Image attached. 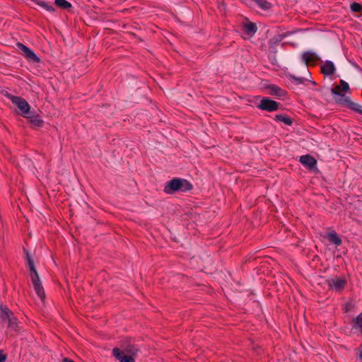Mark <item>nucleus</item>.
<instances>
[{"label":"nucleus","instance_id":"nucleus-1","mask_svg":"<svg viewBox=\"0 0 362 362\" xmlns=\"http://www.w3.org/2000/svg\"><path fill=\"white\" fill-rule=\"evenodd\" d=\"M139 351V348L134 341L128 338L122 341L120 349L115 347L112 349V354L119 362H135L134 358Z\"/></svg>","mask_w":362,"mask_h":362},{"label":"nucleus","instance_id":"nucleus-2","mask_svg":"<svg viewBox=\"0 0 362 362\" xmlns=\"http://www.w3.org/2000/svg\"><path fill=\"white\" fill-rule=\"evenodd\" d=\"M24 251L25 252L26 254V259L28 264L30 272L31 273V281L33 287L38 297L42 300H44V299L45 298V293L42 286V283L40 279L38 273L35 267L33 259L29 255V252L27 250L24 249Z\"/></svg>","mask_w":362,"mask_h":362},{"label":"nucleus","instance_id":"nucleus-3","mask_svg":"<svg viewBox=\"0 0 362 362\" xmlns=\"http://www.w3.org/2000/svg\"><path fill=\"white\" fill-rule=\"evenodd\" d=\"M192 187V185L185 179L173 178L166 183L164 192L166 194H172L178 191L183 192L190 191Z\"/></svg>","mask_w":362,"mask_h":362},{"label":"nucleus","instance_id":"nucleus-4","mask_svg":"<svg viewBox=\"0 0 362 362\" xmlns=\"http://www.w3.org/2000/svg\"><path fill=\"white\" fill-rule=\"evenodd\" d=\"M4 95L18 107L23 117H28L30 106L25 99L18 96L13 95L8 92H6Z\"/></svg>","mask_w":362,"mask_h":362},{"label":"nucleus","instance_id":"nucleus-5","mask_svg":"<svg viewBox=\"0 0 362 362\" xmlns=\"http://www.w3.org/2000/svg\"><path fill=\"white\" fill-rule=\"evenodd\" d=\"M16 47L19 53L30 64H36L40 62V58L30 48L25 45L17 42Z\"/></svg>","mask_w":362,"mask_h":362},{"label":"nucleus","instance_id":"nucleus-6","mask_svg":"<svg viewBox=\"0 0 362 362\" xmlns=\"http://www.w3.org/2000/svg\"><path fill=\"white\" fill-rule=\"evenodd\" d=\"M0 319L4 322H7L8 326L16 327L17 325V319L14 317L12 311L6 305H0Z\"/></svg>","mask_w":362,"mask_h":362},{"label":"nucleus","instance_id":"nucleus-7","mask_svg":"<svg viewBox=\"0 0 362 362\" xmlns=\"http://www.w3.org/2000/svg\"><path fill=\"white\" fill-rule=\"evenodd\" d=\"M342 92V88L341 86L337 85L334 88L331 89V93L337 96L335 98V100L338 104L347 106L352 107L355 105V103H352L348 97H346Z\"/></svg>","mask_w":362,"mask_h":362},{"label":"nucleus","instance_id":"nucleus-8","mask_svg":"<svg viewBox=\"0 0 362 362\" xmlns=\"http://www.w3.org/2000/svg\"><path fill=\"white\" fill-rule=\"evenodd\" d=\"M327 284L332 290L340 292L344 288L346 281L344 277H334L327 279Z\"/></svg>","mask_w":362,"mask_h":362},{"label":"nucleus","instance_id":"nucleus-9","mask_svg":"<svg viewBox=\"0 0 362 362\" xmlns=\"http://www.w3.org/2000/svg\"><path fill=\"white\" fill-rule=\"evenodd\" d=\"M302 59L306 66H313L317 65L320 60L318 56L313 52H305L302 54Z\"/></svg>","mask_w":362,"mask_h":362},{"label":"nucleus","instance_id":"nucleus-10","mask_svg":"<svg viewBox=\"0 0 362 362\" xmlns=\"http://www.w3.org/2000/svg\"><path fill=\"white\" fill-rule=\"evenodd\" d=\"M279 105V104L277 102L267 98H264L261 100L258 107L261 110L272 112L278 110Z\"/></svg>","mask_w":362,"mask_h":362},{"label":"nucleus","instance_id":"nucleus-11","mask_svg":"<svg viewBox=\"0 0 362 362\" xmlns=\"http://www.w3.org/2000/svg\"><path fill=\"white\" fill-rule=\"evenodd\" d=\"M300 162L308 169L312 170L313 168L316 166L317 160L308 154L301 156L300 157Z\"/></svg>","mask_w":362,"mask_h":362},{"label":"nucleus","instance_id":"nucleus-12","mask_svg":"<svg viewBox=\"0 0 362 362\" xmlns=\"http://www.w3.org/2000/svg\"><path fill=\"white\" fill-rule=\"evenodd\" d=\"M244 37L250 38L255 35L257 31L256 25L253 23L248 22L243 24Z\"/></svg>","mask_w":362,"mask_h":362},{"label":"nucleus","instance_id":"nucleus-13","mask_svg":"<svg viewBox=\"0 0 362 362\" xmlns=\"http://www.w3.org/2000/svg\"><path fill=\"white\" fill-rule=\"evenodd\" d=\"M267 88L269 90V93L271 95H276L279 98H283L286 94V92L284 89L274 84L269 85Z\"/></svg>","mask_w":362,"mask_h":362},{"label":"nucleus","instance_id":"nucleus-14","mask_svg":"<svg viewBox=\"0 0 362 362\" xmlns=\"http://www.w3.org/2000/svg\"><path fill=\"white\" fill-rule=\"evenodd\" d=\"M328 240L337 246L341 245L342 240L335 231L328 233L327 235Z\"/></svg>","mask_w":362,"mask_h":362},{"label":"nucleus","instance_id":"nucleus-15","mask_svg":"<svg viewBox=\"0 0 362 362\" xmlns=\"http://www.w3.org/2000/svg\"><path fill=\"white\" fill-rule=\"evenodd\" d=\"M310 75L311 74L310 73V71H308V69H307V71H306V74H305V76H296L294 75H292V74H289V77L293 80V81L296 83V84H300V83H303V82L305 81H307L309 80V78L310 77Z\"/></svg>","mask_w":362,"mask_h":362},{"label":"nucleus","instance_id":"nucleus-16","mask_svg":"<svg viewBox=\"0 0 362 362\" xmlns=\"http://www.w3.org/2000/svg\"><path fill=\"white\" fill-rule=\"evenodd\" d=\"M275 120L278 121V122H282L284 124L289 125V126L291 125L293 123L292 119L290 117H288L286 115H284V114L276 115Z\"/></svg>","mask_w":362,"mask_h":362},{"label":"nucleus","instance_id":"nucleus-17","mask_svg":"<svg viewBox=\"0 0 362 362\" xmlns=\"http://www.w3.org/2000/svg\"><path fill=\"white\" fill-rule=\"evenodd\" d=\"M30 119V123L36 127H40L43 125L44 122L43 120L38 115H34V116H29L28 117Z\"/></svg>","mask_w":362,"mask_h":362},{"label":"nucleus","instance_id":"nucleus-18","mask_svg":"<svg viewBox=\"0 0 362 362\" xmlns=\"http://www.w3.org/2000/svg\"><path fill=\"white\" fill-rule=\"evenodd\" d=\"M54 3L60 8L66 9L71 7V4L66 0H55Z\"/></svg>","mask_w":362,"mask_h":362},{"label":"nucleus","instance_id":"nucleus-19","mask_svg":"<svg viewBox=\"0 0 362 362\" xmlns=\"http://www.w3.org/2000/svg\"><path fill=\"white\" fill-rule=\"evenodd\" d=\"M256 4L262 9L268 10L271 7V4L265 0H256Z\"/></svg>","mask_w":362,"mask_h":362},{"label":"nucleus","instance_id":"nucleus-20","mask_svg":"<svg viewBox=\"0 0 362 362\" xmlns=\"http://www.w3.org/2000/svg\"><path fill=\"white\" fill-rule=\"evenodd\" d=\"M354 322L362 332V313L356 317Z\"/></svg>","mask_w":362,"mask_h":362},{"label":"nucleus","instance_id":"nucleus-21","mask_svg":"<svg viewBox=\"0 0 362 362\" xmlns=\"http://www.w3.org/2000/svg\"><path fill=\"white\" fill-rule=\"evenodd\" d=\"M351 9L352 11L359 12L361 10V6L358 3H353L351 5Z\"/></svg>","mask_w":362,"mask_h":362},{"label":"nucleus","instance_id":"nucleus-22","mask_svg":"<svg viewBox=\"0 0 362 362\" xmlns=\"http://www.w3.org/2000/svg\"><path fill=\"white\" fill-rule=\"evenodd\" d=\"M336 69H321V72L325 76H331L334 74Z\"/></svg>","mask_w":362,"mask_h":362},{"label":"nucleus","instance_id":"nucleus-23","mask_svg":"<svg viewBox=\"0 0 362 362\" xmlns=\"http://www.w3.org/2000/svg\"><path fill=\"white\" fill-rule=\"evenodd\" d=\"M342 88V90L346 92L349 90V84L344 80H340V85Z\"/></svg>","mask_w":362,"mask_h":362},{"label":"nucleus","instance_id":"nucleus-24","mask_svg":"<svg viewBox=\"0 0 362 362\" xmlns=\"http://www.w3.org/2000/svg\"><path fill=\"white\" fill-rule=\"evenodd\" d=\"M320 68L331 69V68H334V65L333 62H332L330 61H327L323 65L320 66Z\"/></svg>","mask_w":362,"mask_h":362},{"label":"nucleus","instance_id":"nucleus-25","mask_svg":"<svg viewBox=\"0 0 362 362\" xmlns=\"http://www.w3.org/2000/svg\"><path fill=\"white\" fill-rule=\"evenodd\" d=\"M7 358V355L0 350V362H5Z\"/></svg>","mask_w":362,"mask_h":362},{"label":"nucleus","instance_id":"nucleus-26","mask_svg":"<svg viewBox=\"0 0 362 362\" xmlns=\"http://www.w3.org/2000/svg\"><path fill=\"white\" fill-rule=\"evenodd\" d=\"M358 358L362 360V344L360 345V346L358 347Z\"/></svg>","mask_w":362,"mask_h":362},{"label":"nucleus","instance_id":"nucleus-27","mask_svg":"<svg viewBox=\"0 0 362 362\" xmlns=\"http://www.w3.org/2000/svg\"><path fill=\"white\" fill-rule=\"evenodd\" d=\"M62 362H74V361L69 359V358H63Z\"/></svg>","mask_w":362,"mask_h":362}]
</instances>
